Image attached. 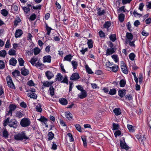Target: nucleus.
Listing matches in <instances>:
<instances>
[{
  "instance_id": "obj_6",
  "label": "nucleus",
  "mask_w": 151,
  "mask_h": 151,
  "mask_svg": "<svg viewBox=\"0 0 151 151\" xmlns=\"http://www.w3.org/2000/svg\"><path fill=\"white\" fill-rule=\"evenodd\" d=\"M78 97L81 99L86 98L87 96L86 91L84 90L81 91V93L78 95Z\"/></svg>"
},
{
  "instance_id": "obj_38",
  "label": "nucleus",
  "mask_w": 151,
  "mask_h": 151,
  "mask_svg": "<svg viewBox=\"0 0 151 151\" xmlns=\"http://www.w3.org/2000/svg\"><path fill=\"white\" fill-rule=\"evenodd\" d=\"M13 76L14 77L19 76L20 74V72L18 70H15L12 73Z\"/></svg>"
},
{
  "instance_id": "obj_63",
  "label": "nucleus",
  "mask_w": 151,
  "mask_h": 151,
  "mask_svg": "<svg viewBox=\"0 0 151 151\" xmlns=\"http://www.w3.org/2000/svg\"><path fill=\"white\" fill-rule=\"evenodd\" d=\"M82 140L83 141V145L84 147H86L87 146V144L86 142V139L85 137H82Z\"/></svg>"
},
{
  "instance_id": "obj_58",
  "label": "nucleus",
  "mask_w": 151,
  "mask_h": 151,
  "mask_svg": "<svg viewBox=\"0 0 151 151\" xmlns=\"http://www.w3.org/2000/svg\"><path fill=\"white\" fill-rule=\"evenodd\" d=\"M99 35L101 37H104L105 35V33L102 31L101 30L99 32Z\"/></svg>"
},
{
  "instance_id": "obj_33",
  "label": "nucleus",
  "mask_w": 151,
  "mask_h": 151,
  "mask_svg": "<svg viewBox=\"0 0 151 151\" xmlns=\"http://www.w3.org/2000/svg\"><path fill=\"white\" fill-rule=\"evenodd\" d=\"M45 24V28L46 30L47 31L46 33V35H50V33L52 29L51 27H49L48 25L46 23Z\"/></svg>"
},
{
  "instance_id": "obj_29",
  "label": "nucleus",
  "mask_w": 151,
  "mask_h": 151,
  "mask_svg": "<svg viewBox=\"0 0 151 151\" xmlns=\"http://www.w3.org/2000/svg\"><path fill=\"white\" fill-rule=\"evenodd\" d=\"M118 68L117 65H115L114 66L110 67V69L113 72L116 73L117 71Z\"/></svg>"
},
{
  "instance_id": "obj_21",
  "label": "nucleus",
  "mask_w": 151,
  "mask_h": 151,
  "mask_svg": "<svg viewBox=\"0 0 151 151\" xmlns=\"http://www.w3.org/2000/svg\"><path fill=\"white\" fill-rule=\"evenodd\" d=\"M9 133L6 129V128L4 129L2 132L3 137L6 139L8 138L9 136Z\"/></svg>"
},
{
  "instance_id": "obj_36",
  "label": "nucleus",
  "mask_w": 151,
  "mask_h": 151,
  "mask_svg": "<svg viewBox=\"0 0 151 151\" xmlns=\"http://www.w3.org/2000/svg\"><path fill=\"white\" fill-rule=\"evenodd\" d=\"M43 65H43L42 63L39 62L37 63L35 65V66H36L37 67H39V69L41 70L43 69Z\"/></svg>"
},
{
  "instance_id": "obj_44",
  "label": "nucleus",
  "mask_w": 151,
  "mask_h": 151,
  "mask_svg": "<svg viewBox=\"0 0 151 151\" xmlns=\"http://www.w3.org/2000/svg\"><path fill=\"white\" fill-rule=\"evenodd\" d=\"M18 60L20 66H23L24 65V62L22 58H18Z\"/></svg>"
},
{
  "instance_id": "obj_31",
  "label": "nucleus",
  "mask_w": 151,
  "mask_h": 151,
  "mask_svg": "<svg viewBox=\"0 0 151 151\" xmlns=\"http://www.w3.org/2000/svg\"><path fill=\"white\" fill-rule=\"evenodd\" d=\"M62 78V75L60 73H58L56 76L55 80L58 81H61Z\"/></svg>"
},
{
  "instance_id": "obj_61",
  "label": "nucleus",
  "mask_w": 151,
  "mask_h": 151,
  "mask_svg": "<svg viewBox=\"0 0 151 151\" xmlns=\"http://www.w3.org/2000/svg\"><path fill=\"white\" fill-rule=\"evenodd\" d=\"M127 128L130 132H133L134 130V127L133 126L131 125H128Z\"/></svg>"
},
{
  "instance_id": "obj_3",
  "label": "nucleus",
  "mask_w": 151,
  "mask_h": 151,
  "mask_svg": "<svg viewBox=\"0 0 151 151\" xmlns=\"http://www.w3.org/2000/svg\"><path fill=\"white\" fill-rule=\"evenodd\" d=\"M18 122L15 119H12L10 120L9 126L11 127L16 129L18 125Z\"/></svg>"
},
{
  "instance_id": "obj_16",
  "label": "nucleus",
  "mask_w": 151,
  "mask_h": 151,
  "mask_svg": "<svg viewBox=\"0 0 151 151\" xmlns=\"http://www.w3.org/2000/svg\"><path fill=\"white\" fill-rule=\"evenodd\" d=\"M27 95L28 97H30L31 98L36 99L37 98V96L34 93L32 92L29 93L27 94Z\"/></svg>"
},
{
  "instance_id": "obj_2",
  "label": "nucleus",
  "mask_w": 151,
  "mask_h": 151,
  "mask_svg": "<svg viewBox=\"0 0 151 151\" xmlns=\"http://www.w3.org/2000/svg\"><path fill=\"white\" fill-rule=\"evenodd\" d=\"M30 124V121L29 119L24 118L22 119L20 121V124L22 127H26Z\"/></svg>"
},
{
  "instance_id": "obj_51",
  "label": "nucleus",
  "mask_w": 151,
  "mask_h": 151,
  "mask_svg": "<svg viewBox=\"0 0 151 151\" xmlns=\"http://www.w3.org/2000/svg\"><path fill=\"white\" fill-rule=\"evenodd\" d=\"M9 119V118L8 117L6 119L4 120L3 124V126L4 127L6 126L8 123H9V124L10 122Z\"/></svg>"
},
{
  "instance_id": "obj_7",
  "label": "nucleus",
  "mask_w": 151,
  "mask_h": 151,
  "mask_svg": "<svg viewBox=\"0 0 151 151\" xmlns=\"http://www.w3.org/2000/svg\"><path fill=\"white\" fill-rule=\"evenodd\" d=\"M126 90L124 89H119L118 91V95L121 98L123 97L126 94Z\"/></svg>"
},
{
  "instance_id": "obj_41",
  "label": "nucleus",
  "mask_w": 151,
  "mask_h": 151,
  "mask_svg": "<svg viewBox=\"0 0 151 151\" xmlns=\"http://www.w3.org/2000/svg\"><path fill=\"white\" fill-rule=\"evenodd\" d=\"M1 13L4 16L6 17L7 15L8 12L6 9H4L1 11Z\"/></svg>"
},
{
  "instance_id": "obj_19",
  "label": "nucleus",
  "mask_w": 151,
  "mask_h": 151,
  "mask_svg": "<svg viewBox=\"0 0 151 151\" xmlns=\"http://www.w3.org/2000/svg\"><path fill=\"white\" fill-rule=\"evenodd\" d=\"M126 37L127 39L125 40H131L133 38V35L131 33L127 32L126 34Z\"/></svg>"
},
{
  "instance_id": "obj_49",
  "label": "nucleus",
  "mask_w": 151,
  "mask_h": 151,
  "mask_svg": "<svg viewBox=\"0 0 151 151\" xmlns=\"http://www.w3.org/2000/svg\"><path fill=\"white\" fill-rule=\"evenodd\" d=\"M22 113L20 111H17L16 113V116L19 118L22 117L23 116Z\"/></svg>"
},
{
  "instance_id": "obj_13",
  "label": "nucleus",
  "mask_w": 151,
  "mask_h": 151,
  "mask_svg": "<svg viewBox=\"0 0 151 151\" xmlns=\"http://www.w3.org/2000/svg\"><path fill=\"white\" fill-rule=\"evenodd\" d=\"M97 11L98 15L100 16H102L106 12L103 9L101 10V9L100 8H98L97 9Z\"/></svg>"
},
{
  "instance_id": "obj_45",
  "label": "nucleus",
  "mask_w": 151,
  "mask_h": 151,
  "mask_svg": "<svg viewBox=\"0 0 151 151\" xmlns=\"http://www.w3.org/2000/svg\"><path fill=\"white\" fill-rule=\"evenodd\" d=\"M7 53L5 50H3L0 51V57H5Z\"/></svg>"
},
{
  "instance_id": "obj_11",
  "label": "nucleus",
  "mask_w": 151,
  "mask_h": 151,
  "mask_svg": "<svg viewBox=\"0 0 151 151\" xmlns=\"http://www.w3.org/2000/svg\"><path fill=\"white\" fill-rule=\"evenodd\" d=\"M43 62L50 63L51 61V57L50 55L45 56L43 57Z\"/></svg>"
},
{
  "instance_id": "obj_28",
  "label": "nucleus",
  "mask_w": 151,
  "mask_h": 151,
  "mask_svg": "<svg viewBox=\"0 0 151 151\" xmlns=\"http://www.w3.org/2000/svg\"><path fill=\"white\" fill-rule=\"evenodd\" d=\"M55 88L52 86H50L49 88L50 93L51 96H52L55 94Z\"/></svg>"
},
{
  "instance_id": "obj_60",
  "label": "nucleus",
  "mask_w": 151,
  "mask_h": 151,
  "mask_svg": "<svg viewBox=\"0 0 151 151\" xmlns=\"http://www.w3.org/2000/svg\"><path fill=\"white\" fill-rule=\"evenodd\" d=\"M23 9L24 12L26 13H28L30 10V9L29 7H24L23 8Z\"/></svg>"
},
{
  "instance_id": "obj_23",
  "label": "nucleus",
  "mask_w": 151,
  "mask_h": 151,
  "mask_svg": "<svg viewBox=\"0 0 151 151\" xmlns=\"http://www.w3.org/2000/svg\"><path fill=\"white\" fill-rule=\"evenodd\" d=\"M65 117L69 120H71L72 119V114L69 111L65 112Z\"/></svg>"
},
{
  "instance_id": "obj_35",
  "label": "nucleus",
  "mask_w": 151,
  "mask_h": 151,
  "mask_svg": "<svg viewBox=\"0 0 151 151\" xmlns=\"http://www.w3.org/2000/svg\"><path fill=\"white\" fill-rule=\"evenodd\" d=\"M39 121L42 122L44 123L45 124H46V122L47 120L44 116H41L40 118L38 119Z\"/></svg>"
},
{
  "instance_id": "obj_39",
  "label": "nucleus",
  "mask_w": 151,
  "mask_h": 151,
  "mask_svg": "<svg viewBox=\"0 0 151 151\" xmlns=\"http://www.w3.org/2000/svg\"><path fill=\"white\" fill-rule=\"evenodd\" d=\"M119 126L117 124L113 123L112 124V129L113 130H117L119 129Z\"/></svg>"
},
{
  "instance_id": "obj_62",
  "label": "nucleus",
  "mask_w": 151,
  "mask_h": 151,
  "mask_svg": "<svg viewBox=\"0 0 151 151\" xmlns=\"http://www.w3.org/2000/svg\"><path fill=\"white\" fill-rule=\"evenodd\" d=\"M76 129L80 132H81V129L80 125L78 124H76L75 125Z\"/></svg>"
},
{
  "instance_id": "obj_56",
  "label": "nucleus",
  "mask_w": 151,
  "mask_h": 151,
  "mask_svg": "<svg viewBox=\"0 0 151 151\" xmlns=\"http://www.w3.org/2000/svg\"><path fill=\"white\" fill-rule=\"evenodd\" d=\"M36 18V15L35 14H34L30 16L29 19L31 21H33Z\"/></svg>"
},
{
  "instance_id": "obj_24",
  "label": "nucleus",
  "mask_w": 151,
  "mask_h": 151,
  "mask_svg": "<svg viewBox=\"0 0 151 151\" xmlns=\"http://www.w3.org/2000/svg\"><path fill=\"white\" fill-rule=\"evenodd\" d=\"M135 41H131V40H125V42L126 44L129 43V45L131 47H135V46L134 44Z\"/></svg>"
},
{
  "instance_id": "obj_8",
  "label": "nucleus",
  "mask_w": 151,
  "mask_h": 151,
  "mask_svg": "<svg viewBox=\"0 0 151 151\" xmlns=\"http://www.w3.org/2000/svg\"><path fill=\"white\" fill-rule=\"evenodd\" d=\"M115 52V49L114 48H107L106 50V55L107 56L111 55Z\"/></svg>"
},
{
  "instance_id": "obj_26",
  "label": "nucleus",
  "mask_w": 151,
  "mask_h": 151,
  "mask_svg": "<svg viewBox=\"0 0 151 151\" xmlns=\"http://www.w3.org/2000/svg\"><path fill=\"white\" fill-rule=\"evenodd\" d=\"M118 17L119 20L121 22H122L124 20L125 15L121 13L119 15Z\"/></svg>"
},
{
  "instance_id": "obj_25",
  "label": "nucleus",
  "mask_w": 151,
  "mask_h": 151,
  "mask_svg": "<svg viewBox=\"0 0 151 151\" xmlns=\"http://www.w3.org/2000/svg\"><path fill=\"white\" fill-rule=\"evenodd\" d=\"M47 136L48 140L50 141L53 138L54 134L52 132H48Z\"/></svg>"
},
{
  "instance_id": "obj_59",
  "label": "nucleus",
  "mask_w": 151,
  "mask_h": 151,
  "mask_svg": "<svg viewBox=\"0 0 151 151\" xmlns=\"http://www.w3.org/2000/svg\"><path fill=\"white\" fill-rule=\"evenodd\" d=\"M111 57L112 58L114 59V61L116 63H117L118 62V58L117 55H113L111 56Z\"/></svg>"
},
{
  "instance_id": "obj_53",
  "label": "nucleus",
  "mask_w": 151,
  "mask_h": 151,
  "mask_svg": "<svg viewBox=\"0 0 151 151\" xmlns=\"http://www.w3.org/2000/svg\"><path fill=\"white\" fill-rule=\"evenodd\" d=\"M129 57L131 60H134L135 55L134 53H131L129 54Z\"/></svg>"
},
{
  "instance_id": "obj_46",
  "label": "nucleus",
  "mask_w": 151,
  "mask_h": 151,
  "mask_svg": "<svg viewBox=\"0 0 151 151\" xmlns=\"http://www.w3.org/2000/svg\"><path fill=\"white\" fill-rule=\"evenodd\" d=\"M8 54L10 55H14L16 54V51L13 49L9 50L8 52Z\"/></svg>"
},
{
  "instance_id": "obj_50",
  "label": "nucleus",
  "mask_w": 151,
  "mask_h": 151,
  "mask_svg": "<svg viewBox=\"0 0 151 151\" xmlns=\"http://www.w3.org/2000/svg\"><path fill=\"white\" fill-rule=\"evenodd\" d=\"M9 108L10 110L13 111L16 109L17 108V106L14 104H10L9 106Z\"/></svg>"
},
{
  "instance_id": "obj_30",
  "label": "nucleus",
  "mask_w": 151,
  "mask_h": 151,
  "mask_svg": "<svg viewBox=\"0 0 151 151\" xmlns=\"http://www.w3.org/2000/svg\"><path fill=\"white\" fill-rule=\"evenodd\" d=\"M109 38L111 41L114 42L116 39V35L114 34H111L110 36H109Z\"/></svg>"
},
{
  "instance_id": "obj_18",
  "label": "nucleus",
  "mask_w": 151,
  "mask_h": 151,
  "mask_svg": "<svg viewBox=\"0 0 151 151\" xmlns=\"http://www.w3.org/2000/svg\"><path fill=\"white\" fill-rule=\"evenodd\" d=\"M114 113L115 114V115L118 116L120 115L121 113V110L119 108H115L113 110Z\"/></svg>"
},
{
  "instance_id": "obj_12",
  "label": "nucleus",
  "mask_w": 151,
  "mask_h": 151,
  "mask_svg": "<svg viewBox=\"0 0 151 151\" xmlns=\"http://www.w3.org/2000/svg\"><path fill=\"white\" fill-rule=\"evenodd\" d=\"M45 75L48 79H50L54 76L53 73L50 71L45 72Z\"/></svg>"
},
{
  "instance_id": "obj_15",
  "label": "nucleus",
  "mask_w": 151,
  "mask_h": 151,
  "mask_svg": "<svg viewBox=\"0 0 151 151\" xmlns=\"http://www.w3.org/2000/svg\"><path fill=\"white\" fill-rule=\"evenodd\" d=\"M121 68L122 72L123 73L126 74H128V71L127 68L124 64H123V65H121Z\"/></svg>"
},
{
  "instance_id": "obj_34",
  "label": "nucleus",
  "mask_w": 151,
  "mask_h": 151,
  "mask_svg": "<svg viewBox=\"0 0 151 151\" xmlns=\"http://www.w3.org/2000/svg\"><path fill=\"white\" fill-rule=\"evenodd\" d=\"M126 81L123 79L121 80L119 82L120 87H124L126 84Z\"/></svg>"
},
{
  "instance_id": "obj_55",
  "label": "nucleus",
  "mask_w": 151,
  "mask_h": 151,
  "mask_svg": "<svg viewBox=\"0 0 151 151\" xmlns=\"http://www.w3.org/2000/svg\"><path fill=\"white\" fill-rule=\"evenodd\" d=\"M5 68L4 62L2 60H0V69H3Z\"/></svg>"
},
{
  "instance_id": "obj_32",
  "label": "nucleus",
  "mask_w": 151,
  "mask_h": 151,
  "mask_svg": "<svg viewBox=\"0 0 151 151\" xmlns=\"http://www.w3.org/2000/svg\"><path fill=\"white\" fill-rule=\"evenodd\" d=\"M73 56L70 54L66 55L64 58V60L68 61H70L72 59Z\"/></svg>"
},
{
  "instance_id": "obj_52",
  "label": "nucleus",
  "mask_w": 151,
  "mask_h": 151,
  "mask_svg": "<svg viewBox=\"0 0 151 151\" xmlns=\"http://www.w3.org/2000/svg\"><path fill=\"white\" fill-rule=\"evenodd\" d=\"M34 55H36L40 53V50L38 47H35L34 49Z\"/></svg>"
},
{
  "instance_id": "obj_42",
  "label": "nucleus",
  "mask_w": 151,
  "mask_h": 151,
  "mask_svg": "<svg viewBox=\"0 0 151 151\" xmlns=\"http://www.w3.org/2000/svg\"><path fill=\"white\" fill-rule=\"evenodd\" d=\"M87 44L89 48H91L93 47V41L92 40H88L87 42Z\"/></svg>"
},
{
  "instance_id": "obj_17",
  "label": "nucleus",
  "mask_w": 151,
  "mask_h": 151,
  "mask_svg": "<svg viewBox=\"0 0 151 151\" xmlns=\"http://www.w3.org/2000/svg\"><path fill=\"white\" fill-rule=\"evenodd\" d=\"M12 10L14 13H17L18 12V7L17 6L13 5L12 6Z\"/></svg>"
},
{
  "instance_id": "obj_27",
  "label": "nucleus",
  "mask_w": 151,
  "mask_h": 151,
  "mask_svg": "<svg viewBox=\"0 0 151 151\" xmlns=\"http://www.w3.org/2000/svg\"><path fill=\"white\" fill-rule=\"evenodd\" d=\"M111 25V23L110 22L107 21L103 25V27L104 28H106L108 29V28Z\"/></svg>"
},
{
  "instance_id": "obj_37",
  "label": "nucleus",
  "mask_w": 151,
  "mask_h": 151,
  "mask_svg": "<svg viewBox=\"0 0 151 151\" xmlns=\"http://www.w3.org/2000/svg\"><path fill=\"white\" fill-rule=\"evenodd\" d=\"M85 68L87 73L89 74H91L93 73L91 69L88 67V65H86L85 66Z\"/></svg>"
},
{
  "instance_id": "obj_48",
  "label": "nucleus",
  "mask_w": 151,
  "mask_h": 151,
  "mask_svg": "<svg viewBox=\"0 0 151 151\" xmlns=\"http://www.w3.org/2000/svg\"><path fill=\"white\" fill-rule=\"evenodd\" d=\"M36 109L37 111L41 112L42 111L41 108V104H38V105H37L36 106Z\"/></svg>"
},
{
  "instance_id": "obj_14",
  "label": "nucleus",
  "mask_w": 151,
  "mask_h": 151,
  "mask_svg": "<svg viewBox=\"0 0 151 151\" xmlns=\"http://www.w3.org/2000/svg\"><path fill=\"white\" fill-rule=\"evenodd\" d=\"M9 62V64L10 65L13 66H15L16 64L17 63V61L14 58H12L10 60Z\"/></svg>"
},
{
  "instance_id": "obj_22",
  "label": "nucleus",
  "mask_w": 151,
  "mask_h": 151,
  "mask_svg": "<svg viewBox=\"0 0 151 151\" xmlns=\"http://www.w3.org/2000/svg\"><path fill=\"white\" fill-rule=\"evenodd\" d=\"M38 59V58L36 57H34L31 58L29 62L31 63L32 65L35 66V63Z\"/></svg>"
},
{
  "instance_id": "obj_57",
  "label": "nucleus",
  "mask_w": 151,
  "mask_h": 151,
  "mask_svg": "<svg viewBox=\"0 0 151 151\" xmlns=\"http://www.w3.org/2000/svg\"><path fill=\"white\" fill-rule=\"evenodd\" d=\"M42 83L43 86L45 87H48L49 86L50 87L49 81H44Z\"/></svg>"
},
{
  "instance_id": "obj_20",
  "label": "nucleus",
  "mask_w": 151,
  "mask_h": 151,
  "mask_svg": "<svg viewBox=\"0 0 151 151\" xmlns=\"http://www.w3.org/2000/svg\"><path fill=\"white\" fill-rule=\"evenodd\" d=\"M59 101L60 103L62 105H65L67 104L68 101L65 98H61L59 99Z\"/></svg>"
},
{
  "instance_id": "obj_54",
  "label": "nucleus",
  "mask_w": 151,
  "mask_h": 151,
  "mask_svg": "<svg viewBox=\"0 0 151 151\" xmlns=\"http://www.w3.org/2000/svg\"><path fill=\"white\" fill-rule=\"evenodd\" d=\"M21 20L19 18L18 19L15 20L14 22V25L16 26L18 25V23L20 22Z\"/></svg>"
},
{
  "instance_id": "obj_43",
  "label": "nucleus",
  "mask_w": 151,
  "mask_h": 151,
  "mask_svg": "<svg viewBox=\"0 0 151 151\" xmlns=\"http://www.w3.org/2000/svg\"><path fill=\"white\" fill-rule=\"evenodd\" d=\"M8 86L12 89H15V87L13 83V81L7 83Z\"/></svg>"
},
{
  "instance_id": "obj_64",
  "label": "nucleus",
  "mask_w": 151,
  "mask_h": 151,
  "mask_svg": "<svg viewBox=\"0 0 151 151\" xmlns=\"http://www.w3.org/2000/svg\"><path fill=\"white\" fill-rule=\"evenodd\" d=\"M127 29L130 32L132 31V29H131L132 27L131 26V25L130 24V22H129L127 23Z\"/></svg>"
},
{
  "instance_id": "obj_40",
  "label": "nucleus",
  "mask_w": 151,
  "mask_h": 151,
  "mask_svg": "<svg viewBox=\"0 0 151 151\" xmlns=\"http://www.w3.org/2000/svg\"><path fill=\"white\" fill-rule=\"evenodd\" d=\"M72 65L73 66L74 69H75L77 68V67L78 65L77 62L74 60H73L71 62Z\"/></svg>"
},
{
  "instance_id": "obj_47",
  "label": "nucleus",
  "mask_w": 151,
  "mask_h": 151,
  "mask_svg": "<svg viewBox=\"0 0 151 151\" xmlns=\"http://www.w3.org/2000/svg\"><path fill=\"white\" fill-rule=\"evenodd\" d=\"M116 91L115 88L111 89L109 91V93L111 95H113L116 94Z\"/></svg>"
},
{
  "instance_id": "obj_10",
  "label": "nucleus",
  "mask_w": 151,
  "mask_h": 151,
  "mask_svg": "<svg viewBox=\"0 0 151 151\" xmlns=\"http://www.w3.org/2000/svg\"><path fill=\"white\" fill-rule=\"evenodd\" d=\"M21 74L24 76H26L28 75L29 71L28 70L25 68L24 67L21 69Z\"/></svg>"
},
{
  "instance_id": "obj_5",
  "label": "nucleus",
  "mask_w": 151,
  "mask_h": 151,
  "mask_svg": "<svg viewBox=\"0 0 151 151\" xmlns=\"http://www.w3.org/2000/svg\"><path fill=\"white\" fill-rule=\"evenodd\" d=\"M80 78V76L77 73H74L70 77V80L74 81L78 80Z\"/></svg>"
},
{
  "instance_id": "obj_4",
  "label": "nucleus",
  "mask_w": 151,
  "mask_h": 151,
  "mask_svg": "<svg viewBox=\"0 0 151 151\" xmlns=\"http://www.w3.org/2000/svg\"><path fill=\"white\" fill-rule=\"evenodd\" d=\"M122 139H123L124 142L122 141H121L120 143V146L121 147L122 149H124L126 150H127L129 149V147L125 143L124 137H123Z\"/></svg>"
},
{
  "instance_id": "obj_9",
  "label": "nucleus",
  "mask_w": 151,
  "mask_h": 151,
  "mask_svg": "<svg viewBox=\"0 0 151 151\" xmlns=\"http://www.w3.org/2000/svg\"><path fill=\"white\" fill-rule=\"evenodd\" d=\"M23 32L22 30L18 29L16 30L15 33V37L16 38L20 37L23 34Z\"/></svg>"
},
{
  "instance_id": "obj_1",
  "label": "nucleus",
  "mask_w": 151,
  "mask_h": 151,
  "mask_svg": "<svg viewBox=\"0 0 151 151\" xmlns=\"http://www.w3.org/2000/svg\"><path fill=\"white\" fill-rule=\"evenodd\" d=\"M15 139L17 140H22L23 139L25 140L29 139L28 137H27L24 132H22L21 133L14 136Z\"/></svg>"
}]
</instances>
